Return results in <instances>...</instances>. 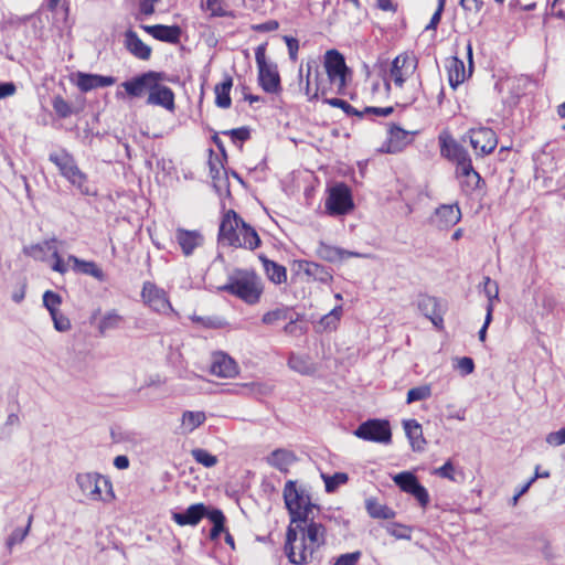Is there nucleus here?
Returning a JSON list of instances; mask_svg holds the SVG:
<instances>
[{
	"mask_svg": "<svg viewBox=\"0 0 565 565\" xmlns=\"http://www.w3.org/2000/svg\"><path fill=\"white\" fill-rule=\"evenodd\" d=\"M233 86V78L231 75L225 74L223 81L217 84L214 88L215 93V105L220 108L226 109L232 105L230 96L231 88Z\"/></svg>",
	"mask_w": 565,
	"mask_h": 565,
	"instance_id": "obj_34",
	"label": "nucleus"
},
{
	"mask_svg": "<svg viewBox=\"0 0 565 565\" xmlns=\"http://www.w3.org/2000/svg\"><path fill=\"white\" fill-rule=\"evenodd\" d=\"M260 243L262 241L255 228L243 221L239 228L238 242H236L235 247L254 250L260 246Z\"/></svg>",
	"mask_w": 565,
	"mask_h": 565,
	"instance_id": "obj_31",
	"label": "nucleus"
},
{
	"mask_svg": "<svg viewBox=\"0 0 565 565\" xmlns=\"http://www.w3.org/2000/svg\"><path fill=\"white\" fill-rule=\"evenodd\" d=\"M126 49L139 60H149L151 56V47L143 43L140 38H126Z\"/></svg>",
	"mask_w": 565,
	"mask_h": 565,
	"instance_id": "obj_39",
	"label": "nucleus"
},
{
	"mask_svg": "<svg viewBox=\"0 0 565 565\" xmlns=\"http://www.w3.org/2000/svg\"><path fill=\"white\" fill-rule=\"evenodd\" d=\"M445 1L446 0H438V7L436 11L434 12L429 23L425 26V31L429 30H436L437 25L439 24L441 20V14L445 8Z\"/></svg>",
	"mask_w": 565,
	"mask_h": 565,
	"instance_id": "obj_60",
	"label": "nucleus"
},
{
	"mask_svg": "<svg viewBox=\"0 0 565 565\" xmlns=\"http://www.w3.org/2000/svg\"><path fill=\"white\" fill-rule=\"evenodd\" d=\"M326 491L331 493L334 492L340 486L345 484L349 477L345 472H335L332 476L322 475Z\"/></svg>",
	"mask_w": 565,
	"mask_h": 565,
	"instance_id": "obj_45",
	"label": "nucleus"
},
{
	"mask_svg": "<svg viewBox=\"0 0 565 565\" xmlns=\"http://www.w3.org/2000/svg\"><path fill=\"white\" fill-rule=\"evenodd\" d=\"M54 323V328L60 332H65L71 329V321L67 317L62 315L60 311L51 315Z\"/></svg>",
	"mask_w": 565,
	"mask_h": 565,
	"instance_id": "obj_58",
	"label": "nucleus"
},
{
	"mask_svg": "<svg viewBox=\"0 0 565 565\" xmlns=\"http://www.w3.org/2000/svg\"><path fill=\"white\" fill-rule=\"evenodd\" d=\"M476 154L483 157L490 154L498 145L495 132L488 127L471 128L467 136Z\"/></svg>",
	"mask_w": 565,
	"mask_h": 565,
	"instance_id": "obj_15",
	"label": "nucleus"
},
{
	"mask_svg": "<svg viewBox=\"0 0 565 565\" xmlns=\"http://www.w3.org/2000/svg\"><path fill=\"white\" fill-rule=\"evenodd\" d=\"M303 271L313 280L320 281L322 284H329L333 278L331 271L327 267L315 262H306Z\"/></svg>",
	"mask_w": 565,
	"mask_h": 565,
	"instance_id": "obj_37",
	"label": "nucleus"
},
{
	"mask_svg": "<svg viewBox=\"0 0 565 565\" xmlns=\"http://www.w3.org/2000/svg\"><path fill=\"white\" fill-rule=\"evenodd\" d=\"M141 298L147 306L158 313L169 315L173 312L167 292L151 281L143 282Z\"/></svg>",
	"mask_w": 565,
	"mask_h": 565,
	"instance_id": "obj_14",
	"label": "nucleus"
},
{
	"mask_svg": "<svg viewBox=\"0 0 565 565\" xmlns=\"http://www.w3.org/2000/svg\"><path fill=\"white\" fill-rule=\"evenodd\" d=\"M417 307L419 311L426 318H428L435 327H441L444 322L443 310L437 298L428 295H420L418 298Z\"/></svg>",
	"mask_w": 565,
	"mask_h": 565,
	"instance_id": "obj_22",
	"label": "nucleus"
},
{
	"mask_svg": "<svg viewBox=\"0 0 565 565\" xmlns=\"http://www.w3.org/2000/svg\"><path fill=\"white\" fill-rule=\"evenodd\" d=\"M351 190L344 183H338L329 190L326 211L329 215H344L353 209Z\"/></svg>",
	"mask_w": 565,
	"mask_h": 565,
	"instance_id": "obj_9",
	"label": "nucleus"
},
{
	"mask_svg": "<svg viewBox=\"0 0 565 565\" xmlns=\"http://www.w3.org/2000/svg\"><path fill=\"white\" fill-rule=\"evenodd\" d=\"M259 260L263 264L264 270L268 279L276 284L280 285L286 282L287 280V269L285 266L279 265L278 263L268 259L265 255H259Z\"/></svg>",
	"mask_w": 565,
	"mask_h": 565,
	"instance_id": "obj_32",
	"label": "nucleus"
},
{
	"mask_svg": "<svg viewBox=\"0 0 565 565\" xmlns=\"http://www.w3.org/2000/svg\"><path fill=\"white\" fill-rule=\"evenodd\" d=\"M62 303V297L52 291L46 290L43 294V306L47 309V311L51 315H54L55 312H58V306Z\"/></svg>",
	"mask_w": 565,
	"mask_h": 565,
	"instance_id": "obj_51",
	"label": "nucleus"
},
{
	"mask_svg": "<svg viewBox=\"0 0 565 565\" xmlns=\"http://www.w3.org/2000/svg\"><path fill=\"white\" fill-rule=\"evenodd\" d=\"M242 222L243 218L235 211H227L220 224L218 242L235 247L236 242H238Z\"/></svg>",
	"mask_w": 565,
	"mask_h": 565,
	"instance_id": "obj_16",
	"label": "nucleus"
},
{
	"mask_svg": "<svg viewBox=\"0 0 565 565\" xmlns=\"http://www.w3.org/2000/svg\"><path fill=\"white\" fill-rule=\"evenodd\" d=\"M67 263L72 264V269L75 273L92 276L98 281H105L106 275L103 269L93 260H84L74 255L67 257Z\"/></svg>",
	"mask_w": 565,
	"mask_h": 565,
	"instance_id": "obj_25",
	"label": "nucleus"
},
{
	"mask_svg": "<svg viewBox=\"0 0 565 565\" xmlns=\"http://www.w3.org/2000/svg\"><path fill=\"white\" fill-rule=\"evenodd\" d=\"M191 320L210 329H220L225 324V322L218 317H202L194 315L191 317Z\"/></svg>",
	"mask_w": 565,
	"mask_h": 565,
	"instance_id": "obj_54",
	"label": "nucleus"
},
{
	"mask_svg": "<svg viewBox=\"0 0 565 565\" xmlns=\"http://www.w3.org/2000/svg\"><path fill=\"white\" fill-rule=\"evenodd\" d=\"M307 75H306V84L303 87L305 94L309 100L318 98V95L322 96L327 95L328 87L326 86L322 79H319V70L316 61L307 62Z\"/></svg>",
	"mask_w": 565,
	"mask_h": 565,
	"instance_id": "obj_18",
	"label": "nucleus"
},
{
	"mask_svg": "<svg viewBox=\"0 0 565 565\" xmlns=\"http://www.w3.org/2000/svg\"><path fill=\"white\" fill-rule=\"evenodd\" d=\"M220 289L236 296L248 305H255L263 294V284L254 271L245 270L230 277L228 282Z\"/></svg>",
	"mask_w": 565,
	"mask_h": 565,
	"instance_id": "obj_2",
	"label": "nucleus"
},
{
	"mask_svg": "<svg viewBox=\"0 0 565 565\" xmlns=\"http://www.w3.org/2000/svg\"><path fill=\"white\" fill-rule=\"evenodd\" d=\"M224 134L230 135L234 143H243L244 141L250 138V130L248 127L231 129L228 131H225Z\"/></svg>",
	"mask_w": 565,
	"mask_h": 565,
	"instance_id": "obj_56",
	"label": "nucleus"
},
{
	"mask_svg": "<svg viewBox=\"0 0 565 565\" xmlns=\"http://www.w3.org/2000/svg\"><path fill=\"white\" fill-rule=\"evenodd\" d=\"M417 64L418 61L414 53L398 54L392 62L388 81H392L396 87H403L405 81L415 73Z\"/></svg>",
	"mask_w": 565,
	"mask_h": 565,
	"instance_id": "obj_11",
	"label": "nucleus"
},
{
	"mask_svg": "<svg viewBox=\"0 0 565 565\" xmlns=\"http://www.w3.org/2000/svg\"><path fill=\"white\" fill-rule=\"evenodd\" d=\"M457 367L460 370L462 375L471 374L475 370V362L469 356H463L458 359L457 361Z\"/></svg>",
	"mask_w": 565,
	"mask_h": 565,
	"instance_id": "obj_63",
	"label": "nucleus"
},
{
	"mask_svg": "<svg viewBox=\"0 0 565 565\" xmlns=\"http://www.w3.org/2000/svg\"><path fill=\"white\" fill-rule=\"evenodd\" d=\"M139 28L148 32L150 35H181V29L177 25L166 26L161 24L157 25H143L139 24Z\"/></svg>",
	"mask_w": 565,
	"mask_h": 565,
	"instance_id": "obj_46",
	"label": "nucleus"
},
{
	"mask_svg": "<svg viewBox=\"0 0 565 565\" xmlns=\"http://www.w3.org/2000/svg\"><path fill=\"white\" fill-rule=\"evenodd\" d=\"M361 555L360 551L342 554L337 558L333 565H355L361 558Z\"/></svg>",
	"mask_w": 565,
	"mask_h": 565,
	"instance_id": "obj_59",
	"label": "nucleus"
},
{
	"mask_svg": "<svg viewBox=\"0 0 565 565\" xmlns=\"http://www.w3.org/2000/svg\"><path fill=\"white\" fill-rule=\"evenodd\" d=\"M49 160L57 167L61 175H63L82 194H94L90 189L87 174L78 168L74 157L71 153L62 149L57 152L50 153Z\"/></svg>",
	"mask_w": 565,
	"mask_h": 565,
	"instance_id": "obj_5",
	"label": "nucleus"
},
{
	"mask_svg": "<svg viewBox=\"0 0 565 565\" xmlns=\"http://www.w3.org/2000/svg\"><path fill=\"white\" fill-rule=\"evenodd\" d=\"M324 103L332 107L341 108L348 116L363 117V111L358 110L347 100L341 98H327Z\"/></svg>",
	"mask_w": 565,
	"mask_h": 565,
	"instance_id": "obj_50",
	"label": "nucleus"
},
{
	"mask_svg": "<svg viewBox=\"0 0 565 565\" xmlns=\"http://www.w3.org/2000/svg\"><path fill=\"white\" fill-rule=\"evenodd\" d=\"M288 366L303 375H309L315 372L313 364L310 362L308 355L291 353L288 359Z\"/></svg>",
	"mask_w": 565,
	"mask_h": 565,
	"instance_id": "obj_40",
	"label": "nucleus"
},
{
	"mask_svg": "<svg viewBox=\"0 0 565 565\" xmlns=\"http://www.w3.org/2000/svg\"><path fill=\"white\" fill-rule=\"evenodd\" d=\"M191 455L198 463H200L206 468L214 467L218 461L216 456L210 454L207 450H205L203 448L193 449L191 451Z\"/></svg>",
	"mask_w": 565,
	"mask_h": 565,
	"instance_id": "obj_47",
	"label": "nucleus"
},
{
	"mask_svg": "<svg viewBox=\"0 0 565 565\" xmlns=\"http://www.w3.org/2000/svg\"><path fill=\"white\" fill-rule=\"evenodd\" d=\"M393 481L402 491L412 494L422 508L425 509L429 504L430 498L428 491L420 484L413 472H399L393 477Z\"/></svg>",
	"mask_w": 565,
	"mask_h": 565,
	"instance_id": "obj_13",
	"label": "nucleus"
},
{
	"mask_svg": "<svg viewBox=\"0 0 565 565\" xmlns=\"http://www.w3.org/2000/svg\"><path fill=\"white\" fill-rule=\"evenodd\" d=\"M326 543V527L315 522L312 514L307 523L290 524L286 533L285 553L295 565L309 564L316 552Z\"/></svg>",
	"mask_w": 565,
	"mask_h": 565,
	"instance_id": "obj_1",
	"label": "nucleus"
},
{
	"mask_svg": "<svg viewBox=\"0 0 565 565\" xmlns=\"http://www.w3.org/2000/svg\"><path fill=\"white\" fill-rule=\"evenodd\" d=\"M297 460L296 455L287 449H276L268 457L267 462L281 472H287Z\"/></svg>",
	"mask_w": 565,
	"mask_h": 565,
	"instance_id": "obj_30",
	"label": "nucleus"
},
{
	"mask_svg": "<svg viewBox=\"0 0 565 565\" xmlns=\"http://www.w3.org/2000/svg\"><path fill=\"white\" fill-rule=\"evenodd\" d=\"M461 178H463L462 181V188L466 192H472L481 186V184H484L483 179L481 175L473 169L471 166V169L469 171L460 170L457 172Z\"/></svg>",
	"mask_w": 565,
	"mask_h": 565,
	"instance_id": "obj_41",
	"label": "nucleus"
},
{
	"mask_svg": "<svg viewBox=\"0 0 565 565\" xmlns=\"http://www.w3.org/2000/svg\"><path fill=\"white\" fill-rule=\"evenodd\" d=\"M545 441L554 447L565 444V427L546 435Z\"/></svg>",
	"mask_w": 565,
	"mask_h": 565,
	"instance_id": "obj_61",
	"label": "nucleus"
},
{
	"mask_svg": "<svg viewBox=\"0 0 565 565\" xmlns=\"http://www.w3.org/2000/svg\"><path fill=\"white\" fill-rule=\"evenodd\" d=\"M166 75L160 72L148 71L121 83L127 95L131 98H140L149 95L153 88L154 81L164 79Z\"/></svg>",
	"mask_w": 565,
	"mask_h": 565,
	"instance_id": "obj_12",
	"label": "nucleus"
},
{
	"mask_svg": "<svg viewBox=\"0 0 565 565\" xmlns=\"http://www.w3.org/2000/svg\"><path fill=\"white\" fill-rule=\"evenodd\" d=\"M324 68L331 86L330 89L334 87L337 94H342L347 86V76L349 74L343 55L337 50L327 51Z\"/></svg>",
	"mask_w": 565,
	"mask_h": 565,
	"instance_id": "obj_7",
	"label": "nucleus"
},
{
	"mask_svg": "<svg viewBox=\"0 0 565 565\" xmlns=\"http://www.w3.org/2000/svg\"><path fill=\"white\" fill-rule=\"evenodd\" d=\"M205 418L203 412L186 411L182 415V427L186 433H192L205 422Z\"/></svg>",
	"mask_w": 565,
	"mask_h": 565,
	"instance_id": "obj_43",
	"label": "nucleus"
},
{
	"mask_svg": "<svg viewBox=\"0 0 565 565\" xmlns=\"http://www.w3.org/2000/svg\"><path fill=\"white\" fill-rule=\"evenodd\" d=\"M32 520H33V515H30L29 519H28V524L24 529H15L10 535L9 537L7 539V547L9 550H11L15 544L18 543H21L24 541V539L26 537V535L29 534V531H30V527H31V523H32Z\"/></svg>",
	"mask_w": 565,
	"mask_h": 565,
	"instance_id": "obj_48",
	"label": "nucleus"
},
{
	"mask_svg": "<svg viewBox=\"0 0 565 565\" xmlns=\"http://www.w3.org/2000/svg\"><path fill=\"white\" fill-rule=\"evenodd\" d=\"M258 82L266 93L275 94L281 89L280 76L276 67L269 64L258 67Z\"/></svg>",
	"mask_w": 565,
	"mask_h": 565,
	"instance_id": "obj_26",
	"label": "nucleus"
},
{
	"mask_svg": "<svg viewBox=\"0 0 565 565\" xmlns=\"http://www.w3.org/2000/svg\"><path fill=\"white\" fill-rule=\"evenodd\" d=\"M211 373L218 377H233L237 374L236 362L224 352H216L212 355Z\"/></svg>",
	"mask_w": 565,
	"mask_h": 565,
	"instance_id": "obj_21",
	"label": "nucleus"
},
{
	"mask_svg": "<svg viewBox=\"0 0 565 565\" xmlns=\"http://www.w3.org/2000/svg\"><path fill=\"white\" fill-rule=\"evenodd\" d=\"M55 242H56V239L52 238V239L45 241L43 244H36V245L31 246V255L35 257L36 253H42V252H44V249L53 250V257H54L55 262L52 266V269L60 274H65L67 271V265L65 264L63 258L60 256V254L54 245Z\"/></svg>",
	"mask_w": 565,
	"mask_h": 565,
	"instance_id": "obj_33",
	"label": "nucleus"
},
{
	"mask_svg": "<svg viewBox=\"0 0 565 565\" xmlns=\"http://www.w3.org/2000/svg\"><path fill=\"white\" fill-rule=\"evenodd\" d=\"M440 153L444 158L456 163L457 172L471 169V158L467 149L450 136H439Z\"/></svg>",
	"mask_w": 565,
	"mask_h": 565,
	"instance_id": "obj_10",
	"label": "nucleus"
},
{
	"mask_svg": "<svg viewBox=\"0 0 565 565\" xmlns=\"http://www.w3.org/2000/svg\"><path fill=\"white\" fill-rule=\"evenodd\" d=\"M316 253L318 257L323 260L335 263L341 262L343 259H348L351 257H359L360 254L355 252H350L347 249H342L335 246L328 245L323 242H320L317 246Z\"/></svg>",
	"mask_w": 565,
	"mask_h": 565,
	"instance_id": "obj_27",
	"label": "nucleus"
},
{
	"mask_svg": "<svg viewBox=\"0 0 565 565\" xmlns=\"http://www.w3.org/2000/svg\"><path fill=\"white\" fill-rule=\"evenodd\" d=\"M454 465L450 460L446 461L445 465L435 470V473L441 478L455 480L454 477Z\"/></svg>",
	"mask_w": 565,
	"mask_h": 565,
	"instance_id": "obj_64",
	"label": "nucleus"
},
{
	"mask_svg": "<svg viewBox=\"0 0 565 565\" xmlns=\"http://www.w3.org/2000/svg\"><path fill=\"white\" fill-rule=\"evenodd\" d=\"M124 321L125 318L117 310H109L99 320L98 331L100 334H106L108 331L120 328Z\"/></svg>",
	"mask_w": 565,
	"mask_h": 565,
	"instance_id": "obj_38",
	"label": "nucleus"
},
{
	"mask_svg": "<svg viewBox=\"0 0 565 565\" xmlns=\"http://www.w3.org/2000/svg\"><path fill=\"white\" fill-rule=\"evenodd\" d=\"M492 312H493V305L488 303L487 305V315H486L484 323H483V326L481 327V329L478 332V337H479V340L481 342L486 341L487 330H488L489 324L492 321Z\"/></svg>",
	"mask_w": 565,
	"mask_h": 565,
	"instance_id": "obj_62",
	"label": "nucleus"
},
{
	"mask_svg": "<svg viewBox=\"0 0 565 565\" xmlns=\"http://www.w3.org/2000/svg\"><path fill=\"white\" fill-rule=\"evenodd\" d=\"M163 79L154 81L153 88L147 98L148 105L161 106L168 110L174 109V93L171 88L162 84Z\"/></svg>",
	"mask_w": 565,
	"mask_h": 565,
	"instance_id": "obj_19",
	"label": "nucleus"
},
{
	"mask_svg": "<svg viewBox=\"0 0 565 565\" xmlns=\"http://www.w3.org/2000/svg\"><path fill=\"white\" fill-rule=\"evenodd\" d=\"M461 220L458 204H444L435 211V223L440 228H449Z\"/></svg>",
	"mask_w": 565,
	"mask_h": 565,
	"instance_id": "obj_23",
	"label": "nucleus"
},
{
	"mask_svg": "<svg viewBox=\"0 0 565 565\" xmlns=\"http://www.w3.org/2000/svg\"><path fill=\"white\" fill-rule=\"evenodd\" d=\"M412 142V132L397 125H392L388 130L386 152L396 153Z\"/></svg>",
	"mask_w": 565,
	"mask_h": 565,
	"instance_id": "obj_24",
	"label": "nucleus"
},
{
	"mask_svg": "<svg viewBox=\"0 0 565 565\" xmlns=\"http://www.w3.org/2000/svg\"><path fill=\"white\" fill-rule=\"evenodd\" d=\"M207 519L213 523L210 531V539L216 540L221 533L225 531V515L220 509L212 508Z\"/></svg>",
	"mask_w": 565,
	"mask_h": 565,
	"instance_id": "obj_42",
	"label": "nucleus"
},
{
	"mask_svg": "<svg viewBox=\"0 0 565 565\" xmlns=\"http://www.w3.org/2000/svg\"><path fill=\"white\" fill-rule=\"evenodd\" d=\"M174 238L179 244L184 256H191L195 248L204 243V237L201 232L193 230L189 231L182 227L175 230Z\"/></svg>",
	"mask_w": 565,
	"mask_h": 565,
	"instance_id": "obj_20",
	"label": "nucleus"
},
{
	"mask_svg": "<svg viewBox=\"0 0 565 565\" xmlns=\"http://www.w3.org/2000/svg\"><path fill=\"white\" fill-rule=\"evenodd\" d=\"M76 483L82 493L89 500L108 501L114 498L110 480L97 472L78 473Z\"/></svg>",
	"mask_w": 565,
	"mask_h": 565,
	"instance_id": "obj_6",
	"label": "nucleus"
},
{
	"mask_svg": "<svg viewBox=\"0 0 565 565\" xmlns=\"http://www.w3.org/2000/svg\"><path fill=\"white\" fill-rule=\"evenodd\" d=\"M365 509L373 519L390 520L396 514L393 509L380 503L375 498H367L365 500Z\"/></svg>",
	"mask_w": 565,
	"mask_h": 565,
	"instance_id": "obj_36",
	"label": "nucleus"
},
{
	"mask_svg": "<svg viewBox=\"0 0 565 565\" xmlns=\"http://www.w3.org/2000/svg\"><path fill=\"white\" fill-rule=\"evenodd\" d=\"M535 548L542 553L547 562H552L556 558L553 547L551 546L547 539L540 536L535 539Z\"/></svg>",
	"mask_w": 565,
	"mask_h": 565,
	"instance_id": "obj_53",
	"label": "nucleus"
},
{
	"mask_svg": "<svg viewBox=\"0 0 565 565\" xmlns=\"http://www.w3.org/2000/svg\"><path fill=\"white\" fill-rule=\"evenodd\" d=\"M403 427L412 449L414 451H422L426 444V440L423 436L422 425L416 419H405L403 422Z\"/></svg>",
	"mask_w": 565,
	"mask_h": 565,
	"instance_id": "obj_29",
	"label": "nucleus"
},
{
	"mask_svg": "<svg viewBox=\"0 0 565 565\" xmlns=\"http://www.w3.org/2000/svg\"><path fill=\"white\" fill-rule=\"evenodd\" d=\"M52 106L60 118H67L73 113L71 105L62 96H55Z\"/></svg>",
	"mask_w": 565,
	"mask_h": 565,
	"instance_id": "obj_52",
	"label": "nucleus"
},
{
	"mask_svg": "<svg viewBox=\"0 0 565 565\" xmlns=\"http://www.w3.org/2000/svg\"><path fill=\"white\" fill-rule=\"evenodd\" d=\"M354 435L363 440L379 444L387 445L392 441L391 426L385 419H367L358 426Z\"/></svg>",
	"mask_w": 565,
	"mask_h": 565,
	"instance_id": "obj_8",
	"label": "nucleus"
},
{
	"mask_svg": "<svg viewBox=\"0 0 565 565\" xmlns=\"http://www.w3.org/2000/svg\"><path fill=\"white\" fill-rule=\"evenodd\" d=\"M448 81L450 86L456 89L466 78V68L463 62L457 56L448 60Z\"/></svg>",
	"mask_w": 565,
	"mask_h": 565,
	"instance_id": "obj_35",
	"label": "nucleus"
},
{
	"mask_svg": "<svg viewBox=\"0 0 565 565\" xmlns=\"http://www.w3.org/2000/svg\"><path fill=\"white\" fill-rule=\"evenodd\" d=\"M387 533L396 539H409V527L398 524V523H392L387 527Z\"/></svg>",
	"mask_w": 565,
	"mask_h": 565,
	"instance_id": "obj_57",
	"label": "nucleus"
},
{
	"mask_svg": "<svg viewBox=\"0 0 565 565\" xmlns=\"http://www.w3.org/2000/svg\"><path fill=\"white\" fill-rule=\"evenodd\" d=\"M299 320V315L296 313L294 310L290 312V318H287L286 321H288L286 323V326L284 327V332L286 334H290V335H298V334H301L303 332L302 328L300 326L297 324Z\"/></svg>",
	"mask_w": 565,
	"mask_h": 565,
	"instance_id": "obj_55",
	"label": "nucleus"
},
{
	"mask_svg": "<svg viewBox=\"0 0 565 565\" xmlns=\"http://www.w3.org/2000/svg\"><path fill=\"white\" fill-rule=\"evenodd\" d=\"M204 8L206 11L211 13L213 17H226L230 19L227 22L228 26L235 28V30H231L227 32V35H235L236 33H267L274 32L278 29L279 24L276 20H267L263 23H250L247 21L245 17H241V21L238 23L235 22L237 19L232 12H227L223 8V0H206Z\"/></svg>",
	"mask_w": 565,
	"mask_h": 565,
	"instance_id": "obj_3",
	"label": "nucleus"
},
{
	"mask_svg": "<svg viewBox=\"0 0 565 565\" xmlns=\"http://www.w3.org/2000/svg\"><path fill=\"white\" fill-rule=\"evenodd\" d=\"M115 83L113 76L79 73L77 86L82 92H88L99 87H108Z\"/></svg>",
	"mask_w": 565,
	"mask_h": 565,
	"instance_id": "obj_28",
	"label": "nucleus"
},
{
	"mask_svg": "<svg viewBox=\"0 0 565 565\" xmlns=\"http://www.w3.org/2000/svg\"><path fill=\"white\" fill-rule=\"evenodd\" d=\"M292 308L289 307H278L274 310L266 312L262 317V322L267 326H274L279 321H286L287 318H290V312Z\"/></svg>",
	"mask_w": 565,
	"mask_h": 565,
	"instance_id": "obj_44",
	"label": "nucleus"
},
{
	"mask_svg": "<svg viewBox=\"0 0 565 565\" xmlns=\"http://www.w3.org/2000/svg\"><path fill=\"white\" fill-rule=\"evenodd\" d=\"M284 501L290 515V524L307 523L316 504L311 503L309 495L298 489L296 481L288 480L284 487Z\"/></svg>",
	"mask_w": 565,
	"mask_h": 565,
	"instance_id": "obj_4",
	"label": "nucleus"
},
{
	"mask_svg": "<svg viewBox=\"0 0 565 565\" xmlns=\"http://www.w3.org/2000/svg\"><path fill=\"white\" fill-rule=\"evenodd\" d=\"M431 396V388L429 385H422L411 388L407 392V404H412L414 402L424 401Z\"/></svg>",
	"mask_w": 565,
	"mask_h": 565,
	"instance_id": "obj_49",
	"label": "nucleus"
},
{
	"mask_svg": "<svg viewBox=\"0 0 565 565\" xmlns=\"http://www.w3.org/2000/svg\"><path fill=\"white\" fill-rule=\"evenodd\" d=\"M211 509L204 503H194L182 512H171V519L180 526H195L202 519H207Z\"/></svg>",
	"mask_w": 565,
	"mask_h": 565,
	"instance_id": "obj_17",
	"label": "nucleus"
}]
</instances>
